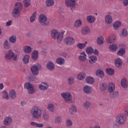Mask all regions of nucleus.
<instances>
[{"label": "nucleus", "mask_w": 128, "mask_h": 128, "mask_svg": "<svg viewBox=\"0 0 128 128\" xmlns=\"http://www.w3.org/2000/svg\"><path fill=\"white\" fill-rule=\"evenodd\" d=\"M22 10V4L20 2H16L12 12V16H14V18H18L20 15V11Z\"/></svg>", "instance_id": "nucleus-1"}, {"label": "nucleus", "mask_w": 128, "mask_h": 128, "mask_svg": "<svg viewBox=\"0 0 128 128\" xmlns=\"http://www.w3.org/2000/svg\"><path fill=\"white\" fill-rule=\"evenodd\" d=\"M51 36L52 38L56 40L57 38L58 42H60L64 38V33L58 32V31L56 30H53L50 32Z\"/></svg>", "instance_id": "nucleus-2"}, {"label": "nucleus", "mask_w": 128, "mask_h": 128, "mask_svg": "<svg viewBox=\"0 0 128 128\" xmlns=\"http://www.w3.org/2000/svg\"><path fill=\"white\" fill-rule=\"evenodd\" d=\"M30 112L34 118H40L42 116V110L38 106L32 107Z\"/></svg>", "instance_id": "nucleus-3"}, {"label": "nucleus", "mask_w": 128, "mask_h": 128, "mask_svg": "<svg viewBox=\"0 0 128 128\" xmlns=\"http://www.w3.org/2000/svg\"><path fill=\"white\" fill-rule=\"evenodd\" d=\"M116 122L118 124H124L126 122V116L124 114H119L116 116Z\"/></svg>", "instance_id": "nucleus-4"}, {"label": "nucleus", "mask_w": 128, "mask_h": 128, "mask_svg": "<svg viewBox=\"0 0 128 128\" xmlns=\"http://www.w3.org/2000/svg\"><path fill=\"white\" fill-rule=\"evenodd\" d=\"M5 58L6 60H18V54H14L12 50H8V52L5 54Z\"/></svg>", "instance_id": "nucleus-5"}, {"label": "nucleus", "mask_w": 128, "mask_h": 128, "mask_svg": "<svg viewBox=\"0 0 128 128\" xmlns=\"http://www.w3.org/2000/svg\"><path fill=\"white\" fill-rule=\"evenodd\" d=\"M61 96L63 98L64 100L66 102H72V94L70 92H62L61 94Z\"/></svg>", "instance_id": "nucleus-6"}, {"label": "nucleus", "mask_w": 128, "mask_h": 128, "mask_svg": "<svg viewBox=\"0 0 128 128\" xmlns=\"http://www.w3.org/2000/svg\"><path fill=\"white\" fill-rule=\"evenodd\" d=\"M76 2L78 0H66L65 4L68 8H71L72 12H74V8H75Z\"/></svg>", "instance_id": "nucleus-7"}, {"label": "nucleus", "mask_w": 128, "mask_h": 128, "mask_svg": "<svg viewBox=\"0 0 128 128\" xmlns=\"http://www.w3.org/2000/svg\"><path fill=\"white\" fill-rule=\"evenodd\" d=\"M74 42V38L72 36H67L64 40V44L67 46H72Z\"/></svg>", "instance_id": "nucleus-8"}, {"label": "nucleus", "mask_w": 128, "mask_h": 128, "mask_svg": "<svg viewBox=\"0 0 128 128\" xmlns=\"http://www.w3.org/2000/svg\"><path fill=\"white\" fill-rule=\"evenodd\" d=\"M24 88L27 90L28 94H30L34 92V86L30 83H26L24 85Z\"/></svg>", "instance_id": "nucleus-9"}, {"label": "nucleus", "mask_w": 128, "mask_h": 128, "mask_svg": "<svg viewBox=\"0 0 128 128\" xmlns=\"http://www.w3.org/2000/svg\"><path fill=\"white\" fill-rule=\"evenodd\" d=\"M40 66V65L38 64H34L30 68L32 73L34 76H36L38 74V68Z\"/></svg>", "instance_id": "nucleus-10"}, {"label": "nucleus", "mask_w": 128, "mask_h": 128, "mask_svg": "<svg viewBox=\"0 0 128 128\" xmlns=\"http://www.w3.org/2000/svg\"><path fill=\"white\" fill-rule=\"evenodd\" d=\"M114 40H116V36L114 35L108 36L106 38V42L108 44H112V42H114Z\"/></svg>", "instance_id": "nucleus-11"}, {"label": "nucleus", "mask_w": 128, "mask_h": 128, "mask_svg": "<svg viewBox=\"0 0 128 128\" xmlns=\"http://www.w3.org/2000/svg\"><path fill=\"white\" fill-rule=\"evenodd\" d=\"M39 88L41 90H46L48 88V84L46 82H42L39 85Z\"/></svg>", "instance_id": "nucleus-12"}, {"label": "nucleus", "mask_w": 128, "mask_h": 128, "mask_svg": "<svg viewBox=\"0 0 128 128\" xmlns=\"http://www.w3.org/2000/svg\"><path fill=\"white\" fill-rule=\"evenodd\" d=\"M78 58L80 62H86V52H81L80 56H79Z\"/></svg>", "instance_id": "nucleus-13"}, {"label": "nucleus", "mask_w": 128, "mask_h": 128, "mask_svg": "<svg viewBox=\"0 0 128 128\" xmlns=\"http://www.w3.org/2000/svg\"><path fill=\"white\" fill-rule=\"evenodd\" d=\"M38 20L40 22L44 24V22H46L48 20V18H46V16L44 14H42L39 16Z\"/></svg>", "instance_id": "nucleus-14"}, {"label": "nucleus", "mask_w": 128, "mask_h": 128, "mask_svg": "<svg viewBox=\"0 0 128 128\" xmlns=\"http://www.w3.org/2000/svg\"><path fill=\"white\" fill-rule=\"evenodd\" d=\"M108 92H114L116 90V86L114 83H110L108 88Z\"/></svg>", "instance_id": "nucleus-15"}, {"label": "nucleus", "mask_w": 128, "mask_h": 128, "mask_svg": "<svg viewBox=\"0 0 128 128\" xmlns=\"http://www.w3.org/2000/svg\"><path fill=\"white\" fill-rule=\"evenodd\" d=\"M4 122L5 126H10L12 122V118L6 117L4 120Z\"/></svg>", "instance_id": "nucleus-16"}, {"label": "nucleus", "mask_w": 128, "mask_h": 128, "mask_svg": "<svg viewBox=\"0 0 128 128\" xmlns=\"http://www.w3.org/2000/svg\"><path fill=\"white\" fill-rule=\"evenodd\" d=\"M87 22L89 24H92L96 22V18L92 16H88L86 17Z\"/></svg>", "instance_id": "nucleus-17"}, {"label": "nucleus", "mask_w": 128, "mask_h": 128, "mask_svg": "<svg viewBox=\"0 0 128 128\" xmlns=\"http://www.w3.org/2000/svg\"><path fill=\"white\" fill-rule=\"evenodd\" d=\"M84 78H86V73L84 72H81L77 76L78 80H84Z\"/></svg>", "instance_id": "nucleus-18"}, {"label": "nucleus", "mask_w": 128, "mask_h": 128, "mask_svg": "<svg viewBox=\"0 0 128 128\" xmlns=\"http://www.w3.org/2000/svg\"><path fill=\"white\" fill-rule=\"evenodd\" d=\"M83 92H84L85 94H90V92H92V88L88 86H85L83 88Z\"/></svg>", "instance_id": "nucleus-19"}, {"label": "nucleus", "mask_w": 128, "mask_h": 128, "mask_svg": "<svg viewBox=\"0 0 128 128\" xmlns=\"http://www.w3.org/2000/svg\"><path fill=\"white\" fill-rule=\"evenodd\" d=\"M77 108L76 107L74 106H72L69 108V112L70 114H74L76 112Z\"/></svg>", "instance_id": "nucleus-20"}, {"label": "nucleus", "mask_w": 128, "mask_h": 128, "mask_svg": "<svg viewBox=\"0 0 128 128\" xmlns=\"http://www.w3.org/2000/svg\"><path fill=\"white\" fill-rule=\"evenodd\" d=\"M105 22L108 24H110L112 22V17L110 15H108L105 17Z\"/></svg>", "instance_id": "nucleus-21"}, {"label": "nucleus", "mask_w": 128, "mask_h": 128, "mask_svg": "<svg viewBox=\"0 0 128 128\" xmlns=\"http://www.w3.org/2000/svg\"><path fill=\"white\" fill-rule=\"evenodd\" d=\"M96 42L98 44L102 46V44H104V38L102 36H100L97 38Z\"/></svg>", "instance_id": "nucleus-22"}, {"label": "nucleus", "mask_w": 128, "mask_h": 128, "mask_svg": "<svg viewBox=\"0 0 128 128\" xmlns=\"http://www.w3.org/2000/svg\"><path fill=\"white\" fill-rule=\"evenodd\" d=\"M9 96L12 100H14L16 97V90H11L9 92Z\"/></svg>", "instance_id": "nucleus-23"}, {"label": "nucleus", "mask_w": 128, "mask_h": 128, "mask_svg": "<svg viewBox=\"0 0 128 128\" xmlns=\"http://www.w3.org/2000/svg\"><path fill=\"white\" fill-rule=\"evenodd\" d=\"M120 84L122 88H127L128 86V82H126V79L123 78L120 82Z\"/></svg>", "instance_id": "nucleus-24"}, {"label": "nucleus", "mask_w": 128, "mask_h": 128, "mask_svg": "<svg viewBox=\"0 0 128 128\" xmlns=\"http://www.w3.org/2000/svg\"><path fill=\"white\" fill-rule=\"evenodd\" d=\"M86 80L87 84H92L94 82V78L90 76L86 77Z\"/></svg>", "instance_id": "nucleus-25"}, {"label": "nucleus", "mask_w": 128, "mask_h": 128, "mask_svg": "<svg viewBox=\"0 0 128 128\" xmlns=\"http://www.w3.org/2000/svg\"><path fill=\"white\" fill-rule=\"evenodd\" d=\"M86 44H88V42H85L84 43H78L77 44V46L80 50H82L86 46Z\"/></svg>", "instance_id": "nucleus-26"}, {"label": "nucleus", "mask_w": 128, "mask_h": 128, "mask_svg": "<svg viewBox=\"0 0 128 128\" xmlns=\"http://www.w3.org/2000/svg\"><path fill=\"white\" fill-rule=\"evenodd\" d=\"M120 26H122V22L117 20L115 22H114L113 28L114 30H118V28H120Z\"/></svg>", "instance_id": "nucleus-27"}, {"label": "nucleus", "mask_w": 128, "mask_h": 128, "mask_svg": "<svg viewBox=\"0 0 128 128\" xmlns=\"http://www.w3.org/2000/svg\"><path fill=\"white\" fill-rule=\"evenodd\" d=\"M108 88V84L106 83H102L100 84V88L102 92H104Z\"/></svg>", "instance_id": "nucleus-28"}, {"label": "nucleus", "mask_w": 128, "mask_h": 128, "mask_svg": "<svg viewBox=\"0 0 128 128\" xmlns=\"http://www.w3.org/2000/svg\"><path fill=\"white\" fill-rule=\"evenodd\" d=\"M82 24V20H77L74 22V28H80V26Z\"/></svg>", "instance_id": "nucleus-29"}, {"label": "nucleus", "mask_w": 128, "mask_h": 128, "mask_svg": "<svg viewBox=\"0 0 128 128\" xmlns=\"http://www.w3.org/2000/svg\"><path fill=\"white\" fill-rule=\"evenodd\" d=\"M98 58L94 56L89 57V62H90V64H94V62H96Z\"/></svg>", "instance_id": "nucleus-30"}, {"label": "nucleus", "mask_w": 128, "mask_h": 128, "mask_svg": "<svg viewBox=\"0 0 128 128\" xmlns=\"http://www.w3.org/2000/svg\"><path fill=\"white\" fill-rule=\"evenodd\" d=\"M115 65L116 66H117L118 68L121 66L122 62V60L120 58H117L115 61Z\"/></svg>", "instance_id": "nucleus-31"}, {"label": "nucleus", "mask_w": 128, "mask_h": 128, "mask_svg": "<svg viewBox=\"0 0 128 128\" xmlns=\"http://www.w3.org/2000/svg\"><path fill=\"white\" fill-rule=\"evenodd\" d=\"M62 117L60 116H56L54 118V122L56 124H62Z\"/></svg>", "instance_id": "nucleus-32"}, {"label": "nucleus", "mask_w": 128, "mask_h": 128, "mask_svg": "<svg viewBox=\"0 0 128 128\" xmlns=\"http://www.w3.org/2000/svg\"><path fill=\"white\" fill-rule=\"evenodd\" d=\"M24 51L26 54H30V52H32V48L28 46H26L24 48Z\"/></svg>", "instance_id": "nucleus-33"}, {"label": "nucleus", "mask_w": 128, "mask_h": 128, "mask_svg": "<svg viewBox=\"0 0 128 128\" xmlns=\"http://www.w3.org/2000/svg\"><path fill=\"white\" fill-rule=\"evenodd\" d=\"M47 68L50 70H52L54 68V64L52 62H48L47 64Z\"/></svg>", "instance_id": "nucleus-34"}, {"label": "nucleus", "mask_w": 128, "mask_h": 128, "mask_svg": "<svg viewBox=\"0 0 128 128\" xmlns=\"http://www.w3.org/2000/svg\"><path fill=\"white\" fill-rule=\"evenodd\" d=\"M96 76H97L98 78H102V76H104V73L102 70H98L96 72Z\"/></svg>", "instance_id": "nucleus-35"}, {"label": "nucleus", "mask_w": 128, "mask_h": 128, "mask_svg": "<svg viewBox=\"0 0 128 128\" xmlns=\"http://www.w3.org/2000/svg\"><path fill=\"white\" fill-rule=\"evenodd\" d=\"M90 28L88 27H84L82 28V33L83 34H88L90 32Z\"/></svg>", "instance_id": "nucleus-36"}, {"label": "nucleus", "mask_w": 128, "mask_h": 128, "mask_svg": "<svg viewBox=\"0 0 128 128\" xmlns=\"http://www.w3.org/2000/svg\"><path fill=\"white\" fill-rule=\"evenodd\" d=\"M36 12H34V14L30 17V22H34L36 20Z\"/></svg>", "instance_id": "nucleus-37"}, {"label": "nucleus", "mask_w": 128, "mask_h": 128, "mask_svg": "<svg viewBox=\"0 0 128 128\" xmlns=\"http://www.w3.org/2000/svg\"><path fill=\"white\" fill-rule=\"evenodd\" d=\"M22 60L24 64H28V62H30V56L25 55L22 58Z\"/></svg>", "instance_id": "nucleus-38"}, {"label": "nucleus", "mask_w": 128, "mask_h": 128, "mask_svg": "<svg viewBox=\"0 0 128 128\" xmlns=\"http://www.w3.org/2000/svg\"><path fill=\"white\" fill-rule=\"evenodd\" d=\"M54 4V0H47L46 1V6H52Z\"/></svg>", "instance_id": "nucleus-39"}, {"label": "nucleus", "mask_w": 128, "mask_h": 128, "mask_svg": "<svg viewBox=\"0 0 128 128\" xmlns=\"http://www.w3.org/2000/svg\"><path fill=\"white\" fill-rule=\"evenodd\" d=\"M109 48L110 50L114 52V50H116V48H118V45L116 44H112L110 46Z\"/></svg>", "instance_id": "nucleus-40"}, {"label": "nucleus", "mask_w": 128, "mask_h": 128, "mask_svg": "<svg viewBox=\"0 0 128 128\" xmlns=\"http://www.w3.org/2000/svg\"><path fill=\"white\" fill-rule=\"evenodd\" d=\"M38 52L36 50H34L32 53V58L33 60H37L38 56Z\"/></svg>", "instance_id": "nucleus-41"}, {"label": "nucleus", "mask_w": 128, "mask_h": 128, "mask_svg": "<svg viewBox=\"0 0 128 128\" xmlns=\"http://www.w3.org/2000/svg\"><path fill=\"white\" fill-rule=\"evenodd\" d=\"M86 52L88 54H92L94 52L92 47H88L86 50Z\"/></svg>", "instance_id": "nucleus-42"}, {"label": "nucleus", "mask_w": 128, "mask_h": 128, "mask_svg": "<svg viewBox=\"0 0 128 128\" xmlns=\"http://www.w3.org/2000/svg\"><path fill=\"white\" fill-rule=\"evenodd\" d=\"M23 2L26 8H28L30 6V0H24Z\"/></svg>", "instance_id": "nucleus-43"}, {"label": "nucleus", "mask_w": 128, "mask_h": 128, "mask_svg": "<svg viewBox=\"0 0 128 128\" xmlns=\"http://www.w3.org/2000/svg\"><path fill=\"white\" fill-rule=\"evenodd\" d=\"M9 40L12 44H14L16 42V37L14 36H12L10 38Z\"/></svg>", "instance_id": "nucleus-44"}, {"label": "nucleus", "mask_w": 128, "mask_h": 128, "mask_svg": "<svg viewBox=\"0 0 128 128\" xmlns=\"http://www.w3.org/2000/svg\"><path fill=\"white\" fill-rule=\"evenodd\" d=\"M56 62L58 64H64V59L62 58H58L56 60Z\"/></svg>", "instance_id": "nucleus-45"}, {"label": "nucleus", "mask_w": 128, "mask_h": 128, "mask_svg": "<svg viewBox=\"0 0 128 128\" xmlns=\"http://www.w3.org/2000/svg\"><path fill=\"white\" fill-rule=\"evenodd\" d=\"M126 54V50L124 48H120L117 52L118 56H124Z\"/></svg>", "instance_id": "nucleus-46"}, {"label": "nucleus", "mask_w": 128, "mask_h": 128, "mask_svg": "<svg viewBox=\"0 0 128 128\" xmlns=\"http://www.w3.org/2000/svg\"><path fill=\"white\" fill-rule=\"evenodd\" d=\"M106 72L107 74H109V76H112V74H114V71L112 68H107L106 70Z\"/></svg>", "instance_id": "nucleus-47"}, {"label": "nucleus", "mask_w": 128, "mask_h": 128, "mask_svg": "<svg viewBox=\"0 0 128 128\" xmlns=\"http://www.w3.org/2000/svg\"><path fill=\"white\" fill-rule=\"evenodd\" d=\"M2 94L4 98H5V100H8V98H10V97H8V94L6 91H4L2 92Z\"/></svg>", "instance_id": "nucleus-48"}, {"label": "nucleus", "mask_w": 128, "mask_h": 128, "mask_svg": "<svg viewBox=\"0 0 128 128\" xmlns=\"http://www.w3.org/2000/svg\"><path fill=\"white\" fill-rule=\"evenodd\" d=\"M90 106V102H86L83 104V107L86 109L88 108Z\"/></svg>", "instance_id": "nucleus-49"}, {"label": "nucleus", "mask_w": 128, "mask_h": 128, "mask_svg": "<svg viewBox=\"0 0 128 128\" xmlns=\"http://www.w3.org/2000/svg\"><path fill=\"white\" fill-rule=\"evenodd\" d=\"M54 108V104H49L48 106V109L50 112H53Z\"/></svg>", "instance_id": "nucleus-50"}, {"label": "nucleus", "mask_w": 128, "mask_h": 128, "mask_svg": "<svg viewBox=\"0 0 128 128\" xmlns=\"http://www.w3.org/2000/svg\"><path fill=\"white\" fill-rule=\"evenodd\" d=\"M66 124L67 126H72V121L70 119H68L66 120Z\"/></svg>", "instance_id": "nucleus-51"}, {"label": "nucleus", "mask_w": 128, "mask_h": 128, "mask_svg": "<svg viewBox=\"0 0 128 128\" xmlns=\"http://www.w3.org/2000/svg\"><path fill=\"white\" fill-rule=\"evenodd\" d=\"M4 48H6V50H8V48H10V44H8V40H6L4 42Z\"/></svg>", "instance_id": "nucleus-52"}, {"label": "nucleus", "mask_w": 128, "mask_h": 128, "mask_svg": "<svg viewBox=\"0 0 128 128\" xmlns=\"http://www.w3.org/2000/svg\"><path fill=\"white\" fill-rule=\"evenodd\" d=\"M122 36H128V31L126 29H123L122 32Z\"/></svg>", "instance_id": "nucleus-53"}, {"label": "nucleus", "mask_w": 128, "mask_h": 128, "mask_svg": "<svg viewBox=\"0 0 128 128\" xmlns=\"http://www.w3.org/2000/svg\"><path fill=\"white\" fill-rule=\"evenodd\" d=\"M42 116H43V118L44 120H48V118H50V116L46 112L43 113Z\"/></svg>", "instance_id": "nucleus-54"}, {"label": "nucleus", "mask_w": 128, "mask_h": 128, "mask_svg": "<svg viewBox=\"0 0 128 128\" xmlns=\"http://www.w3.org/2000/svg\"><path fill=\"white\" fill-rule=\"evenodd\" d=\"M74 78L72 77H70V78H68V84H74Z\"/></svg>", "instance_id": "nucleus-55"}, {"label": "nucleus", "mask_w": 128, "mask_h": 128, "mask_svg": "<svg viewBox=\"0 0 128 128\" xmlns=\"http://www.w3.org/2000/svg\"><path fill=\"white\" fill-rule=\"evenodd\" d=\"M118 92H116L112 94V98H118Z\"/></svg>", "instance_id": "nucleus-56"}, {"label": "nucleus", "mask_w": 128, "mask_h": 128, "mask_svg": "<svg viewBox=\"0 0 128 128\" xmlns=\"http://www.w3.org/2000/svg\"><path fill=\"white\" fill-rule=\"evenodd\" d=\"M124 112L125 114L128 116V105L124 106Z\"/></svg>", "instance_id": "nucleus-57"}, {"label": "nucleus", "mask_w": 128, "mask_h": 128, "mask_svg": "<svg viewBox=\"0 0 128 128\" xmlns=\"http://www.w3.org/2000/svg\"><path fill=\"white\" fill-rule=\"evenodd\" d=\"M123 4H124V6H126L128 4V0H124L123 2Z\"/></svg>", "instance_id": "nucleus-58"}, {"label": "nucleus", "mask_w": 128, "mask_h": 128, "mask_svg": "<svg viewBox=\"0 0 128 128\" xmlns=\"http://www.w3.org/2000/svg\"><path fill=\"white\" fill-rule=\"evenodd\" d=\"M92 54H95V56H98V50L95 49L93 51Z\"/></svg>", "instance_id": "nucleus-59"}, {"label": "nucleus", "mask_w": 128, "mask_h": 128, "mask_svg": "<svg viewBox=\"0 0 128 128\" xmlns=\"http://www.w3.org/2000/svg\"><path fill=\"white\" fill-rule=\"evenodd\" d=\"M36 126L37 128H42L44 126V124H36Z\"/></svg>", "instance_id": "nucleus-60"}, {"label": "nucleus", "mask_w": 128, "mask_h": 128, "mask_svg": "<svg viewBox=\"0 0 128 128\" xmlns=\"http://www.w3.org/2000/svg\"><path fill=\"white\" fill-rule=\"evenodd\" d=\"M12 20H9L8 22L6 23V26H10V24H12Z\"/></svg>", "instance_id": "nucleus-61"}, {"label": "nucleus", "mask_w": 128, "mask_h": 128, "mask_svg": "<svg viewBox=\"0 0 128 128\" xmlns=\"http://www.w3.org/2000/svg\"><path fill=\"white\" fill-rule=\"evenodd\" d=\"M31 126H36V122H32L30 123Z\"/></svg>", "instance_id": "nucleus-62"}, {"label": "nucleus", "mask_w": 128, "mask_h": 128, "mask_svg": "<svg viewBox=\"0 0 128 128\" xmlns=\"http://www.w3.org/2000/svg\"><path fill=\"white\" fill-rule=\"evenodd\" d=\"M30 80L33 82V80H36V77L34 76H32L30 78Z\"/></svg>", "instance_id": "nucleus-63"}, {"label": "nucleus", "mask_w": 128, "mask_h": 128, "mask_svg": "<svg viewBox=\"0 0 128 128\" xmlns=\"http://www.w3.org/2000/svg\"><path fill=\"white\" fill-rule=\"evenodd\" d=\"M2 88H4V84L0 83V90H2Z\"/></svg>", "instance_id": "nucleus-64"}]
</instances>
